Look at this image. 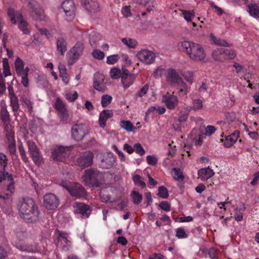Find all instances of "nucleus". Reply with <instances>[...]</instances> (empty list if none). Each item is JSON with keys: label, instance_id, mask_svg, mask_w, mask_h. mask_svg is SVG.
Here are the masks:
<instances>
[{"label": "nucleus", "instance_id": "obj_1", "mask_svg": "<svg viewBox=\"0 0 259 259\" xmlns=\"http://www.w3.org/2000/svg\"><path fill=\"white\" fill-rule=\"evenodd\" d=\"M179 49L185 53L192 61L204 62L206 53L203 47L199 44L189 41H183L179 44Z\"/></svg>", "mask_w": 259, "mask_h": 259}, {"label": "nucleus", "instance_id": "obj_2", "mask_svg": "<svg viewBox=\"0 0 259 259\" xmlns=\"http://www.w3.org/2000/svg\"><path fill=\"white\" fill-rule=\"evenodd\" d=\"M7 164L6 156L0 153V183L5 186L6 192L0 191V198L7 199L14 190L13 179L12 175L8 172L5 173V167Z\"/></svg>", "mask_w": 259, "mask_h": 259}, {"label": "nucleus", "instance_id": "obj_3", "mask_svg": "<svg viewBox=\"0 0 259 259\" xmlns=\"http://www.w3.org/2000/svg\"><path fill=\"white\" fill-rule=\"evenodd\" d=\"M18 209L21 218L27 221H35L38 217L37 207L33 199L24 198L18 204Z\"/></svg>", "mask_w": 259, "mask_h": 259}, {"label": "nucleus", "instance_id": "obj_4", "mask_svg": "<svg viewBox=\"0 0 259 259\" xmlns=\"http://www.w3.org/2000/svg\"><path fill=\"white\" fill-rule=\"evenodd\" d=\"M61 185L65 188L73 196L77 198L84 197L87 195V192L84 188L79 184L72 183L67 181H62Z\"/></svg>", "mask_w": 259, "mask_h": 259}, {"label": "nucleus", "instance_id": "obj_5", "mask_svg": "<svg viewBox=\"0 0 259 259\" xmlns=\"http://www.w3.org/2000/svg\"><path fill=\"white\" fill-rule=\"evenodd\" d=\"M15 68L17 75L21 78V83L24 87H28L29 85L28 75L29 68L28 67H24L23 61L19 58L15 60Z\"/></svg>", "mask_w": 259, "mask_h": 259}, {"label": "nucleus", "instance_id": "obj_6", "mask_svg": "<svg viewBox=\"0 0 259 259\" xmlns=\"http://www.w3.org/2000/svg\"><path fill=\"white\" fill-rule=\"evenodd\" d=\"M89 132V127L84 123H76L73 125L71 128L72 137L76 141L81 140Z\"/></svg>", "mask_w": 259, "mask_h": 259}, {"label": "nucleus", "instance_id": "obj_7", "mask_svg": "<svg viewBox=\"0 0 259 259\" xmlns=\"http://www.w3.org/2000/svg\"><path fill=\"white\" fill-rule=\"evenodd\" d=\"M30 10L31 16L36 21H41L45 19L44 10L35 0H27Z\"/></svg>", "mask_w": 259, "mask_h": 259}, {"label": "nucleus", "instance_id": "obj_8", "mask_svg": "<svg viewBox=\"0 0 259 259\" xmlns=\"http://www.w3.org/2000/svg\"><path fill=\"white\" fill-rule=\"evenodd\" d=\"M97 158L100 166L105 169L112 167L115 162V157L111 152L99 153Z\"/></svg>", "mask_w": 259, "mask_h": 259}, {"label": "nucleus", "instance_id": "obj_9", "mask_svg": "<svg viewBox=\"0 0 259 259\" xmlns=\"http://www.w3.org/2000/svg\"><path fill=\"white\" fill-rule=\"evenodd\" d=\"M136 56L140 61L146 65L154 63L156 58L155 53L147 49L138 52Z\"/></svg>", "mask_w": 259, "mask_h": 259}, {"label": "nucleus", "instance_id": "obj_10", "mask_svg": "<svg viewBox=\"0 0 259 259\" xmlns=\"http://www.w3.org/2000/svg\"><path fill=\"white\" fill-rule=\"evenodd\" d=\"M83 47L81 43H76L75 46L67 53V57L68 63L73 64L82 54Z\"/></svg>", "mask_w": 259, "mask_h": 259}, {"label": "nucleus", "instance_id": "obj_11", "mask_svg": "<svg viewBox=\"0 0 259 259\" xmlns=\"http://www.w3.org/2000/svg\"><path fill=\"white\" fill-rule=\"evenodd\" d=\"M69 154V148L63 146H58L52 150V157L55 160L62 161L65 160Z\"/></svg>", "mask_w": 259, "mask_h": 259}, {"label": "nucleus", "instance_id": "obj_12", "mask_svg": "<svg viewBox=\"0 0 259 259\" xmlns=\"http://www.w3.org/2000/svg\"><path fill=\"white\" fill-rule=\"evenodd\" d=\"M101 177L102 174L98 171L89 169L85 170L82 176V180L86 185H91L96 183Z\"/></svg>", "mask_w": 259, "mask_h": 259}, {"label": "nucleus", "instance_id": "obj_13", "mask_svg": "<svg viewBox=\"0 0 259 259\" xmlns=\"http://www.w3.org/2000/svg\"><path fill=\"white\" fill-rule=\"evenodd\" d=\"M62 8L66 15L67 21H72L75 16V5L72 0H65L62 4Z\"/></svg>", "mask_w": 259, "mask_h": 259}, {"label": "nucleus", "instance_id": "obj_14", "mask_svg": "<svg viewBox=\"0 0 259 259\" xmlns=\"http://www.w3.org/2000/svg\"><path fill=\"white\" fill-rule=\"evenodd\" d=\"M44 204L48 209H55L59 205V200L54 194L48 193L44 196Z\"/></svg>", "mask_w": 259, "mask_h": 259}, {"label": "nucleus", "instance_id": "obj_15", "mask_svg": "<svg viewBox=\"0 0 259 259\" xmlns=\"http://www.w3.org/2000/svg\"><path fill=\"white\" fill-rule=\"evenodd\" d=\"M161 102L169 109L172 110L175 109L178 105L179 99L177 96L169 93L162 96Z\"/></svg>", "mask_w": 259, "mask_h": 259}, {"label": "nucleus", "instance_id": "obj_16", "mask_svg": "<svg viewBox=\"0 0 259 259\" xmlns=\"http://www.w3.org/2000/svg\"><path fill=\"white\" fill-rule=\"evenodd\" d=\"M93 153L91 151L83 153L77 160V164L82 168L92 165L93 163Z\"/></svg>", "mask_w": 259, "mask_h": 259}, {"label": "nucleus", "instance_id": "obj_17", "mask_svg": "<svg viewBox=\"0 0 259 259\" xmlns=\"http://www.w3.org/2000/svg\"><path fill=\"white\" fill-rule=\"evenodd\" d=\"M136 78V75L130 73L128 70L125 68H122L121 82L124 89H127L132 85Z\"/></svg>", "mask_w": 259, "mask_h": 259}, {"label": "nucleus", "instance_id": "obj_18", "mask_svg": "<svg viewBox=\"0 0 259 259\" xmlns=\"http://www.w3.org/2000/svg\"><path fill=\"white\" fill-rule=\"evenodd\" d=\"M94 88L97 91L104 92L106 90V82L104 75L100 73H96L94 75Z\"/></svg>", "mask_w": 259, "mask_h": 259}, {"label": "nucleus", "instance_id": "obj_19", "mask_svg": "<svg viewBox=\"0 0 259 259\" xmlns=\"http://www.w3.org/2000/svg\"><path fill=\"white\" fill-rule=\"evenodd\" d=\"M165 77L166 81L169 83L176 85L179 82L181 84H183L182 78L179 75L176 70L174 69L169 68L166 70Z\"/></svg>", "mask_w": 259, "mask_h": 259}, {"label": "nucleus", "instance_id": "obj_20", "mask_svg": "<svg viewBox=\"0 0 259 259\" xmlns=\"http://www.w3.org/2000/svg\"><path fill=\"white\" fill-rule=\"evenodd\" d=\"M6 131V137L8 143V146L11 154L16 152V144L14 140V133L12 131V127L5 128Z\"/></svg>", "mask_w": 259, "mask_h": 259}, {"label": "nucleus", "instance_id": "obj_21", "mask_svg": "<svg viewBox=\"0 0 259 259\" xmlns=\"http://www.w3.org/2000/svg\"><path fill=\"white\" fill-rule=\"evenodd\" d=\"M9 97L10 99V104L12 108L13 111L16 112L18 110L19 108V104L18 103V99L16 96L13 87L12 85H10L8 87Z\"/></svg>", "mask_w": 259, "mask_h": 259}, {"label": "nucleus", "instance_id": "obj_22", "mask_svg": "<svg viewBox=\"0 0 259 259\" xmlns=\"http://www.w3.org/2000/svg\"><path fill=\"white\" fill-rule=\"evenodd\" d=\"M76 208L75 211L77 213L80 214L82 217H88L91 212L89 206L82 203H75Z\"/></svg>", "mask_w": 259, "mask_h": 259}, {"label": "nucleus", "instance_id": "obj_23", "mask_svg": "<svg viewBox=\"0 0 259 259\" xmlns=\"http://www.w3.org/2000/svg\"><path fill=\"white\" fill-rule=\"evenodd\" d=\"M81 4L84 8L91 13H94L99 10V4L93 0H81Z\"/></svg>", "mask_w": 259, "mask_h": 259}, {"label": "nucleus", "instance_id": "obj_24", "mask_svg": "<svg viewBox=\"0 0 259 259\" xmlns=\"http://www.w3.org/2000/svg\"><path fill=\"white\" fill-rule=\"evenodd\" d=\"M15 246L17 248L21 251H26L28 252H34L37 250L35 245L29 244L26 242H15Z\"/></svg>", "mask_w": 259, "mask_h": 259}, {"label": "nucleus", "instance_id": "obj_25", "mask_svg": "<svg viewBox=\"0 0 259 259\" xmlns=\"http://www.w3.org/2000/svg\"><path fill=\"white\" fill-rule=\"evenodd\" d=\"M113 115V113L112 110H105L102 111L99 116V122L100 126L104 128L106 125V121L107 119Z\"/></svg>", "mask_w": 259, "mask_h": 259}, {"label": "nucleus", "instance_id": "obj_26", "mask_svg": "<svg viewBox=\"0 0 259 259\" xmlns=\"http://www.w3.org/2000/svg\"><path fill=\"white\" fill-rule=\"evenodd\" d=\"M8 15L11 23L14 24H16L22 18L21 12L16 11L13 8H10L8 9Z\"/></svg>", "mask_w": 259, "mask_h": 259}, {"label": "nucleus", "instance_id": "obj_27", "mask_svg": "<svg viewBox=\"0 0 259 259\" xmlns=\"http://www.w3.org/2000/svg\"><path fill=\"white\" fill-rule=\"evenodd\" d=\"M214 174L213 170L209 168H203L198 171V178L202 181H206L212 177Z\"/></svg>", "mask_w": 259, "mask_h": 259}, {"label": "nucleus", "instance_id": "obj_28", "mask_svg": "<svg viewBox=\"0 0 259 259\" xmlns=\"http://www.w3.org/2000/svg\"><path fill=\"white\" fill-rule=\"evenodd\" d=\"M57 245L64 250H67L69 246V241L64 233H60L58 237Z\"/></svg>", "mask_w": 259, "mask_h": 259}, {"label": "nucleus", "instance_id": "obj_29", "mask_svg": "<svg viewBox=\"0 0 259 259\" xmlns=\"http://www.w3.org/2000/svg\"><path fill=\"white\" fill-rule=\"evenodd\" d=\"M1 119L5 125V128H9L11 126L9 125L10 115L5 106L2 107L0 112Z\"/></svg>", "mask_w": 259, "mask_h": 259}, {"label": "nucleus", "instance_id": "obj_30", "mask_svg": "<svg viewBox=\"0 0 259 259\" xmlns=\"http://www.w3.org/2000/svg\"><path fill=\"white\" fill-rule=\"evenodd\" d=\"M247 11L251 16L255 19L259 18V6L256 4L251 3L248 5Z\"/></svg>", "mask_w": 259, "mask_h": 259}, {"label": "nucleus", "instance_id": "obj_31", "mask_svg": "<svg viewBox=\"0 0 259 259\" xmlns=\"http://www.w3.org/2000/svg\"><path fill=\"white\" fill-rule=\"evenodd\" d=\"M238 138V132H235L233 134L228 136L225 139L224 144V146L226 147H230L232 146L236 142Z\"/></svg>", "mask_w": 259, "mask_h": 259}, {"label": "nucleus", "instance_id": "obj_32", "mask_svg": "<svg viewBox=\"0 0 259 259\" xmlns=\"http://www.w3.org/2000/svg\"><path fill=\"white\" fill-rule=\"evenodd\" d=\"M57 50L62 56H64L67 51V43L63 38H59L57 41Z\"/></svg>", "mask_w": 259, "mask_h": 259}, {"label": "nucleus", "instance_id": "obj_33", "mask_svg": "<svg viewBox=\"0 0 259 259\" xmlns=\"http://www.w3.org/2000/svg\"><path fill=\"white\" fill-rule=\"evenodd\" d=\"M121 42L129 49H135L138 44L136 39L130 37L122 38L121 39Z\"/></svg>", "mask_w": 259, "mask_h": 259}, {"label": "nucleus", "instance_id": "obj_34", "mask_svg": "<svg viewBox=\"0 0 259 259\" xmlns=\"http://www.w3.org/2000/svg\"><path fill=\"white\" fill-rule=\"evenodd\" d=\"M212 56L215 61L223 62L225 60L223 49H217L214 50L212 52Z\"/></svg>", "mask_w": 259, "mask_h": 259}, {"label": "nucleus", "instance_id": "obj_35", "mask_svg": "<svg viewBox=\"0 0 259 259\" xmlns=\"http://www.w3.org/2000/svg\"><path fill=\"white\" fill-rule=\"evenodd\" d=\"M20 101L22 106L27 108L29 111H32L33 103L28 96L23 95L20 98Z\"/></svg>", "mask_w": 259, "mask_h": 259}, {"label": "nucleus", "instance_id": "obj_36", "mask_svg": "<svg viewBox=\"0 0 259 259\" xmlns=\"http://www.w3.org/2000/svg\"><path fill=\"white\" fill-rule=\"evenodd\" d=\"M133 1L141 5H148L147 8L148 12L152 11L155 7L153 0H133Z\"/></svg>", "mask_w": 259, "mask_h": 259}, {"label": "nucleus", "instance_id": "obj_37", "mask_svg": "<svg viewBox=\"0 0 259 259\" xmlns=\"http://www.w3.org/2000/svg\"><path fill=\"white\" fill-rule=\"evenodd\" d=\"M100 40L99 34L93 33L90 35V44L93 49H96Z\"/></svg>", "mask_w": 259, "mask_h": 259}, {"label": "nucleus", "instance_id": "obj_38", "mask_svg": "<svg viewBox=\"0 0 259 259\" xmlns=\"http://www.w3.org/2000/svg\"><path fill=\"white\" fill-rule=\"evenodd\" d=\"M131 196L133 203L136 205L139 204L143 199L142 195L138 191L135 190L132 191Z\"/></svg>", "mask_w": 259, "mask_h": 259}, {"label": "nucleus", "instance_id": "obj_39", "mask_svg": "<svg viewBox=\"0 0 259 259\" xmlns=\"http://www.w3.org/2000/svg\"><path fill=\"white\" fill-rule=\"evenodd\" d=\"M203 107L202 101L200 99H194L192 102V106L187 107L188 111H190L192 110L194 111L201 109Z\"/></svg>", "mask_w": 259, "mask_h": 259}, {"label": "nucleus", "instance_id": "obj_40", "mask_svg": "<svg viewBox=\"0 0 259 259\" xmlns=\"http://www.w3.org/2000/svg\"><path fill=\"white\" fill-rule=\"evenodd\" d=\"M120 126L127 132H131L134 128L132 123L128 120H121L119 123Z\"/></svg>", "mask_w": 259, "mask_h": 259}, {"label": "nucleus", "instance_id": "obj_41", "mask_svg": "<svg viewBox=\"0 0 259 259\" xmlns=\"http://www.w3.org/2000/svg\"><path fill=\"white\" fill-rule=\"evenodd\" d=\"M171 175L174 179L177 181H183L184 180L183 172L179 168H173L171 170Z\"/></svg>", "mask_w": 259, "mask_h": 259}, {"label": "nucleus", "instance_id": "obj_42", "mask_svg": "<svg viewBox=\"0 0 259 259\" xmlns=\"http://www.w3.org/2000/svg\"><path fill=\"white\" fill-rule=\"evenodd\" d=\"M12 236L14 239L21 240L26 237V233L25 231H23L20 229H18L14 231Z\"/></svg>", "mask_w": 259, "mask_h": 259}, {"label": "nucleus", "instance_id": "obj_43", "mask_svg": "<svg viewBox=\"0 0 259 259\" xmlns=\"http://www.w3.org/2000/svg\"><path fill=\"white\" fill-rule=\"evenodd\" d=\"M110 75L113 79H118L121 77L122 70H120L119 68L113 67L111 69L110 71Z\"/></svg>", "mask_w": 259, "mask_h": 259}, {"label": "nucleus", "instance_id": "obj_44", "mask_svg": "<svg viewBox=\"0 0 259 259\" xmlns=\"http://www.w3.org/2000/svg\"><path fill=\"white\" fill-rule=\"evenodd\" d=\"M182 82L183 84H181L180 82H178L176 85H177L180 89V95H186L189 91V89L183 80Z\"/></svg>", "mask_w": 259, "mask_h": 259}, {"label": "nucleus", "instance_id": "obj_45", "mask_svg": "<svg viewBox=\"0 0 259 259\" xmlns=\"http://www.w3.org/2000/svg\"><path fill=\"white\" fill-rule=\"evenodd\" d=\"M182 15L184 19L187 22H191L195 17L194 12L193 11L182 10Z\"/></svg>", "mask_w": 259, "mask_h": 259}, {"label": "nucleus", "instance_id": "obj_46", "mask_svg": "<svg viewBox=\"0 0 259 259\" xmlns=\"http://www.w3.org/2000/svg\"><path fill=\"white\" fill-rule=\"evenodd\" d=\"M30 154L34 162L37 164H39L41 161L42 158L38 149Z\"/></svg>", "mask_w": 259, "mask_h": 259}, {"label": "nucleus", "instance_id": "obj_47", "mask_svg": "<svg viewBox=\"0 0 259 259\" xmlns=\"http://www.w3.org/2000/svg\"><path fill=\"white\" fill-rule=\"evenodd\" d=\"M112 100V97L109 95H104L101 97V105L102 107H107Z\"/></svg>", "mask_w": 259, "mask_h": 259}, {"label": "nucleus", "instance_id": "obj_48", "mask_svg": "<svg viewBox=\"0 0 259 259\" xmlns=\"http://www.w3.org/2000/svg\"><path fill=\"white\" fill-rule=\"evenodd\" d=\"M19 22V28L24 33L27 34L29 32L27 28L28 24L23 17L18 21Z\"/></svg>", "mask_w": 259, "mask_h": 259}, {"label": "nucleus", "instance_id": "obj_49", "mask_svg": "<svg viewBox=\"0 0 259 259\" xmlns=\"http://www.w3.org/2000/svg\"><path fill=\"white\" fill-rule=\"evenodd\" d=\"M3 66L4 73L5 74V76L7 77L9 75H10L11 74V73L10 70L9 64L7 59H6V58L3 59Z\"/></svg>", "mask_w": 259, "mask_h": 259}, {"label": "nucleus", "instance_id": "obj_50", "mask_svg": "<svg viewBox=\"0 0 259 259\" xmlns=\"http://www.w3.org/2000/svg\"><path fill=\"white\" fill-rule=\"evenodd\" d=\"M133 180L135 185L139 186L142 188L146 187V184L142 181V178L138 175L133 176Z\"/></svg>", "mask_w": 259, "mask_h": 259}, {"label": "nucleus", "instance_id": "obj_51", "mask_svg": "<svg viewBox=\"0 0 259 259\" xmlns=\"http://www.w3.org/2000/svg\"><path fill=\"white\" fill-rule=\"evenodd\" d=\"M92 56L95 59L98 60H101L104 58L105 54L103 52L99 50H97L96 48L92 52Z\"/></svg>", "mask_w": 259, "mask_h": 259}, {"label": "nucleus", "instance_id": "obj_52", "mask_svg": "<svg viewBox=\"0 0 259 259\" xmlns=\"http://www.w3.org/2000/svg\"><path fill=\"white\" fill-rule=\"evenodd\" d=\"M120 59L119 55L114 54L107 57L106 63L108 64L112 65L116 63Z\"/></svg>", "mask_w": 259, "mask_h": 259}, {"label": "nucleus", "instance_id": "obj_53", "mask_svg": "<svg viewBox=\"0 0 259 259\" xmlns=\"http://www.w3.org/2000/svg\"><path fill=\"white\" fill-rule=\"evenodd\" d=\"M223 51L225 60L227 59H233L236 56V53L233 50L223 49Z\"/></svg>", "mask_w": 259, "mask_h": 259}, {"label": "nucleus", "instance_id": "obj_54", "mask_svg": "<svg viewBox=\"0 0 259 259\" xmlns=\"http://www.w3.org/2000/svg\"><path fill=\"white\" fill-rule=\"evenodd\" d=\"M185 80L191 83L193 81L194 73L192 71H187L182 74Z\"/></svg>", "mask_w": 259, "mask_h": 259}, {"label": "nucleus", "instance_id": "obj_55", "mask_svg": "<svg viewBox=\"0 0 259 259\" xmlns=\"http://www.w3.org/2000/svg\"><path fill=\"white\" fill-rule=\"evenodd\" d=\"M166 70L161 66L158 67L154 71L153 75L155 78H159L161 75L165 73Z\"/></svg>", "mask_w": 259, "mask_h": 259}, {"label": "nucleus", "instance_id": "obj_56", "mask_svg": "<svg viewBox=\"0 0 259 259\" xmlns=\"http://www.w3.org/2000/svg\"><path fill=\"white\" fill-rule=\"evenodd\" d=\"M190 111H188V108H186L185 111H181L178 120L180 122H185L188 119V114Z\"/></svg>", "mask_w": 259, "mask_h": 259}, {"label": "nucleus", "instance_id": "obj_57", "mask_svg": "<svg viewBox=\"0 0 259 259\" xmlns=\"http://www.w3.org/2000/svg\"><path fill=\"white\" fill-rule=\"evenodd\" d=\"M158 194L160 197L164 199L167 198L168 197V191L163 186H160L159 188Z\"/></svg>", "mask_w": 259, "mask_h": 259}, {"label": "nucleus", "instance_id": "obj_58", "mask_svg": "<svg viewBox=\"0 0 259 259\" xmlns=\"http://www.w3.org/2000/svg\"><path fill=\"white\" fill-rule=\"evenodd\" d=\"M56 108L59 112L66 110L64 103L59 98L57 99L56 102Z\"/></svg>", "mask_w": 259, "mask_h": 259}, {"label": "nucleus", "instance_id": "obj_59", "mask_svg": "<svg viewBox=\"0 0 259 259\" xmlns=\"http://www.w3.org/2000/svg\"><path fill=\"white\" fill-rule=\"evenodd\" d=\"M18 149H19V153L20 154V155H21L22 159L25 162H27L28 158L26 157L25 151L24 147L22 144H19Z\"/></svg>", "mask_w": 259, "mask_h": 259}, {"label": "nucleus", "instance_id": "obj_60", "mask_svg": "<svg viewBox=\"0 0 259 259\" xmlns=\"http://www.w3.org/2000/svg\"><path fill=\"white\" fill-rule=\"evenodd\" d=\"M134 151L140 155H143L145 154V151L142 146L141 144L137 143L134 145Z\"/></svg>", "mask_w": 259, "mask_h": 259}, {"label": "nucleus", "instance_id": "obj_61", "mask_svg": "<svg viewBox=\"0 0 259 259\" xmlns=\"http://www.w3.org/2000/svg\"><path fill=\"white\" fill-rule=\"evenodd\" d=\"M176 236L179 238H186L188 237V235L183 229L179 228L177 230Z\"/></svg>", "mask_w": 259, "mask_h": 259}, {"label": "nucleus", "instance_id": "obj_62", "mask_svg": "<svg viewBox=\"0 0 259 259\" xmlns=\"http://www.w3.org/2000/svg\"><path fill=\"white\" fill-rule=\"evenodd\" d=\"M121 13L123 17L127 18L131 16L132 13L131 12V9L130 6H124L121 9Z\"/></svg>", "mask_w": 259, "mask_h": 259}, {"label": "nucleus", "instance_id": "obj_63", "mask_svg": "<svg viewBox=\"0 0 259 259\" xmlns=\"http://www.w3.org/2000/svg\"><path fill=\"white\" fill-rule=\"evenodd\" d=\"M147 163L150 165H154L157 162V159L155 155H148L146 157Z\"/></svg>", "mask_w": 259, "mask_h": 259}, {"label": "nucleus", "instance_id": "obj_64", "mask_svg": "<svg viewBox=\"0 0 259 259\" xmlns=\"http://www.w3.org/2000/svg\"><path fill=\"white\" fill-rule=\"evenodd\" d=\"M65 97L67 100L70 102L74 101L78 97V94L77 92H75L73 94L70 93H66Z\"/></svg>", "mask_w": 259, "mask_h": 259}]
</instances>
